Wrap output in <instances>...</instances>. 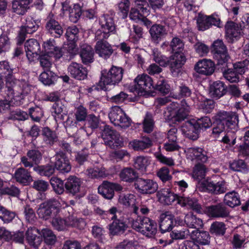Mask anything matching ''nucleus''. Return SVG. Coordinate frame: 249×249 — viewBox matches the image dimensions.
Returning <instances> with one entry per match:
<instances>
[{
    "label": "nucleus",
    "instance_id": "864d4df0",
    "mask_svg": "<svg viewBox=\"0 0 249 249\" xmlns=\"http://www.w3.org/2000/svg\"><path fill=\"white\" fill-rule=\"evenodd\" d=\"M151 55L154 61L159 64L160 67H166L167 66L168 57L162 55L158 49L154 48L152 50Z\"/></svg>",
    "mask_w": 249,
    "mask_h": 249
},
{
    "label": "nucleus",
    "instance_id": "2eb2a0df",
    "mask_svg": "<svg viewBox=\"0 0 249 249\" xmlns=\"http://www.w3.org/2000/svg\"><path fill=\"white\" fill-rule=\"evenodd\" d=\"M45 29L48 33L55 38H59L64 32L61 24L56 20L52 13L49 14L46 19Z\"/></svg>",
    "mask_w": 249,
    "mask_h": 249
},
{
    "label": "nucleus",
    "instance_id": "ea45409f",
    "mask_svg": "<svg viewBox=\"0 0 249 249\" xmlns=\"http://www.w3.org/2000/svg\"><path fill=\"white\" fill-rule=\"evenodd\" d=\"M224 202L231 208L238 206L241 204L240 196L235 191L228 192L225 195Z\"/></svg>",
    "mask_w": 249,
    "mask_h": 249
},
{
    "label": "nucleus",
    "instance_id": "0e129e2a",
    "mask_svg": "<svg viewBox=\"0 0 249 249\" xmlns=\"http://www.w3.org/2000/svg\"><path fill=\"white\" fill-rule=\"evenodd\" d=\"M29 115L25 111L19 109H13L8 117L9 120L25 121L28 119Z\"/></svg>",
    "mask_w": 249,
    "mask_h": 249
},
{
    "label": "nucleus",
    "instance_id": "4c0bfd02",
    "mask_svg": "<svg viewBox=\"0 0 249 249\" xmlns=\"http://www.w3.org/2000/svg\"><path fill=\"white\" fill-rule=\"evenodd\" d=\"M152 144V141L148 137H142L141 140H135L129 142L130 146L136 151H143L151 147Z\"/></svg>",
    "mask_w": 249,
    "mask_h": 249
},
{
    "label": "nucleus",
    "instance_id": "4be33fe9",
    "mask_svg": "<svg viewBox=\"0 0 249 249\" xmlns=\"http://www.w3.org/2000/svg\"><path fill=\"white\" fill-rule=\"evenodd\" d=\"M68 71L71 77L76 80H83L87 77V68L80 63L71 62L68 67Z\"/></svg>",
    "mask_w": 249,
    "mask_h": 249
},
{
    "label": "nucleus",
    "instance_id": "3c124183",
    "mask_svg": "<svg viewBox=\"0 0 249 249\" xmlns=\"http://www.w3.org/2000/svg\"><path fill=\"white\" fill-rule=\"evenodd\" d=\"M178 93L173 94L172 95L174 99L189 97L192 93V90L190 88L183 83L178 86Z\"/></svg>",
    "mask_w": 249,
    "mask_h": 249
},
{
    "label": "nucleus",
    "instance_id": "20e7f679",
    "mask_svg": "<svg viewBox=\"0 0 249 249\" xmlns=\"http://www.w3.org/2000/svg\"><path fill=\"white\" fill-rule=\"evenodd\" d=\"M124 70L122 67L112 65L109 70L102 71L101 76L99 82L102 89L106 90V85H116L122 80Z\"/></svg>",
    "mask_w": 249,
    "mask_h": 249
},
{
    "label": "nucleus",
    "instance_id": "423d86ee",
    "mask_svg": "<svg viewBox=\"0 0 249 249\" xmlns=\"http://www.w3.org/2000/svg\"><path fill=\"white\" fill-rule=\"evenodd\" d=\"M109 37V34L102 30H97L95 34V53L105 59L108 58L113 53L111 45L107 41Z\"/></svg>",
    "mask_w": 249,
    "mask_h": 249
},
{
    "label": "nucleus",
    "instance_id": "8fccbe9b",
    "mask_svg": "<svg viewBox=\"0 0 249 249\" xmlns=\"http://www.w3.org/2000/svg\"><path fill=\"white\" fill-rule=\"evenodd\" d=\"M192 120L199 132H200L201 130H205L207 128H210L212 125L210 118L207 116L198 118L196 120Z\"/></svg>",
    "mask_w": 249,
    "mask_h": 249
},
{
    "label": "nucleus",
    "instance_id": "a18cd8bd",
    "mask_svg": "<svg viewBox=\"0 0 249 249\" xmlns=\"http://www.w3.org/2000/svg\"><path fill=\"white\" fill-rule=\"evenodd\" d=\"M169 113V115L167 116L166 119L175 123L184 120L188 115L189 112L179 108L177 110H173Z\"/></svg>",
    "mask_w": 249,
    "mask_h": 249
},
{
    "label": "nucleus",
    "instance_id": "9b49d317",
    "mask_svg": "<svg viewBox=\"0 0 249 249\" xmlns=\"http://www.w3.org/2000/svg\"><path fill=\"white\" fill-rule=\"evenodd\" d=\"M201 186L203 191L215 195L224 194L228 190L224 180L214 182L210 179H205L201 182Z\"/></svg>",
    "mask_w": 249,
    "mask_h": 249
},
{
    "label": "nucleus",
    "instance_id": "f3484780",
    "mask_svg": "<svg viewBox=\"0 0 249 249\" xmlns=\"http://www.w3.org/2000/svg\"><path fill=\"white\" fill-rule=\"evenodd\" d=\"M26 56L30 61H33L41 53V47L38 41L34 38L27 40L24 44Z\"/></svg>",
    "mask_w": 249,
    "mask_h": 249
},
{
    "label": "nucleus",
    "instance_id": "f257e3e1",
    "mask_svg": "<svg viewBox=\"0 0 249 249\" xmlns=\"http://www.w3.org/2000/svg\"><path fill=\"white\" fill-rule=\"evenodd\" d=\"M211 53L213 58L216 62V65L222 71L224 78L230 83H238L239 76L232 69H227V62L230 58L226 46L221 40H217L213 42Z\"/></svg>",
    "mask_w": 249,
    "mask_h": 249
},
{
    "label": "nucleus",
    "instance_id": "052dcab7",
    "mask_svg": "<svg viewBox=\"0 0 249 249\" xmlns=\"http://www.w3.org/2000/svg\"><path fill=\"white\" fill-rule=\"evenodd\" d=\"M42 236L45 243L49 245H53L56 241V237L50 229L46 228L41 231Z\"/></svg>",
    "mask_w": 249,
    "mask_h": 249
},
{
    "label": "nucleus",
    "instance_id": "680f3d73",
    "mask_svg": "<svg viewBox=\"0 0 249 249\" xmlns=\"http://www.w3.org/2000/svg\"><path fill=\"white\" fill-rule=\"evenodd\" d=\"M215 106V102L212 99H206L200 102L199 108L204 113H210Z\"/></svg>",
    "mask_w": 249,
    "mask_h": 249
},
{
    "label": "nucleus",
    "instance_id": "79ce46f5",
    "mask_svg": "<svg viewBox=\"0 0 249 249\" xmlns=\"http://www.w3.org/2000/svg\"><path fill=\"white\" fill-rule=\"evenodd\" d=\"M98 192L105 198L109 200L111 199L114 196V192L110 185V182L107 181H103L98 187Z\"/></svg>",
    "mask_w": 249,
    "mask_h": 249
},
{
    "label": "nucleus",
    "instance_id": "13d9d810",
    "mask_svg": "<svg viewBox=\"0 0 249 249\" xmlns=\"http://www.w3.org/2000/svg\"><path fill=\"white\" fill-rule=\"evenodd\" d=\"M88 176L92 178H104L107 176V174L106 170L102 166L94 167L87 170Z\"/></svg>",
    "mask_w": 249,
    "mask_h": 249
},
{
    "label": "nucleus",
    "instance_id": "58836bf2",
    "mask_svg": "<svg viewBox=\"0 0 249 249\" xmlns=\"http://www.w3.org/2000/svg\"><path fill=\"white\" fill-rule=\"evenodd\" d=\"M42 136L44 142L50 146H53L58 141L56 132L48 127L42 128Z\"/></svg>",
    "mask_w": 249,
    "mask_h": 249
},
{
    "label": "nucleus",
    "instance_id": "39448f33",
    "mask_svg": "<svg viewBox=\"0 0 249 249\" xmlns=\"http://www.w3.org/2000/svg\"><path fill=\"white\" fill-rule=\"evenodd\" d=\"M132 227L137 231L150 238L153 237L157 232L156 222L147 217L138 216L132 222Z\"/></svg>",
    "mask_w": 249,
    "mask_h": 249
},
{
    "label": "nucleus",
    "instance_id": "72a5a7b5",
    "mask_svg": "<svg viewBox=\"0 0 249 249\" xmlns=\"http://www.w3.org/2000/svg\"><path fill=\"white\" fill-rule=\"evenodd\" d=\"M180 199L179 205L182 207H189L198 213H202L204 212L201 205L196 198L182 196Z\"/></svg>",
    "mask_w": 249,
    "mask_h": 249
},
{
    "label": "nucleus",
    "instance_id": "473e14b6",
    "mask_svg": "<svg viewBox=\"0 0 249 249\" xmlns=\"http://www.w3.org/2000/svg\"><path fill=\"white\" fill-rule=\"evenodd\" d=\"M45 54L59 59L62 56V49L56 46L54 39H49L44 43Z\"/></svg>",
    "mask_w": 249,
    "mask_h": 249
},
{
    "label": "nucleus",
    "instance_id": "774afa93",
    "mask_svg": "<svg viewBox=\"0 0 249 249\" xmlns=\"http://www.w3.org/2000/svg\"><path fill=\"white\" fill-rule=\"evenodd\" d=\"M27 156L36 165L38 164L42 159V154L37 149L29 150L27 153Z\"/></svg>",
    "mask_w": 249,
    "mask_h": 249
},
{
    "label": "nucleus",
    "instance_id": "bb28decb",
    "mask_svg": "<svg viewBox=\"0 0 249 249\" xmlns=\"http://www.w3.org/2000/svg\"><path fill=\"white\" fill-rule=\"evenodd\" d=\"M55 168L59 172L65 173L71 170V166L69 160L62 151L57 152L55 155Z\"/></svg>",
    "mask_w": 249,
    "mask_h": 249
},
{
    "label": "nucleus",
    "instance_id": "0eeeda50",
    "mask_svg": "<svg viewBox=\"0 0 249 249\" xmlns=\"http://www.w3.org/2000/svg\"><path fill=\"white\" fill-rule=\"evenodd\" d=\"M60 203L55 198H51L41 203L38 210L39 216L45 220L53 219L60 212Z\"/></svg>",
    "mask_w": 249,
    "mask_h": 249
},
{
    "label": "nucleus",
    "instance_id": "6e6d98bb",
    "mask_svg": "<svg viewBox=\"0 0 249 249\" xmlns=\"http://www.w3.org/2000/svg\"><path fill=\"white\" fill-rule=\"evenodd\" d=\"M207 172V168L202 163H197L193 168L192 176L197 180H200L205 178Z\"/></svg>",
    "mask_w": 249,
    "mask_h": 249
},
{
    "label": "nucleus",
    "instance_id": "f8f14e48",
    "mask_svg": "<svg viewBox=\"0 0 249 249\" xmlns=\"http://www.w3.org/2000/svg\"><path fill=\"white\" fill-rule=\"evenodd\" d=\"M74 115L76 119L73 121L70 118H68L66 121V130L69 133L71 129H73L75 132L77 131L78 128L76 126L77 122L85 121L88 117V111L86 107L82 105H80L75 109Z\"/></svg>",
    "mask_w": 249,
    "mask_h": 249
},
{
    "label": "nucleus",
    "instance_id": "9d476101",
    "mask_svg": "<svg viewBox=\"0 0 249 249\" xmlns=\"http://www.w3.org/2000/svg\"><path fill=\"white\" fill-rule=\"evenodd\" d=\"M103 127L100 126L102 130L101 136L107 144L113 147L121 146L123 143V139L119 132L111 126L103 123Z\"/></svg>",
    "mask_w": 249,
    "mask_h": 249
},
{
    "label": "nucleus",
    "instance_id": "6ab92c4d",
    "mask_svg": "<svg viewBox=\"0 0 249 249\" xmlns=\"http://www.w3.org/2000/svg\"><path fill=\"white\" fill-rule=\"evenodd\" d=\"M205 212L209 217L214 218H225L230 213L228 209L221 203L207 207Z\"/></svg>",
    "mask_w": 249,
    "mask_h": 249
},
{
    "label": "nucleus",
    "instance_id": "a19ab883",
    "mask_svg": "<svg viewBox=\"0 0 249 249\" xmlns=\"http://www.w3.org/2000/svg\"><path fill=\"white\" fill-rule=\"evenodd\" d=\"M229 168L234 172H239L247 174L249 168L246 162L242 160H235L229 163Z\"/></svg>",
    "mask_w": 249,
    "mask_h": 249
},
{
    "label": "nucleus",
    "instance_id": "49530a36",
    "mask_svg": "<svg viewBox=\"0 0 249 249\" xmlns=\"http://www.w3.org/2000/svg\"><path fill=\"white\" fill-rule=\"evenodd\" d=\"M120 177L124 181L132 182L138 178V174L131 168H125L120 173Z\"/></svg>",
    "mask_w": 249,
    "mask_h": 249
},
{
    "label": "nucleus",
    "instance_id": "c03bdc74",
    "mask_svg": "<svg viewBox=\"0 0 249 249\" xmlns=\"http://www.w3.org/2000/svg\"><path fill=\"white\" fill-rule=\"evenodd\" d=\"M57 78L56 74L51 71H44L39 75L40 81L46 86L54 84Z\"/></svg>",
    "mask_w": 249,
    "mask_h": 249
},
{
    "label": "nucleus",
    "instance_id": "09e8293b",
    "mask_svg": "<svg viewBox=\"0 0 249 249\" xmlns=\"http://www.w3.org/2000/svg\"><path fill=\"white\" fill-rule=\"evenodd\" d=\"M67 227L76 228L79 230L83 229L86 225L83 218H78L74 215H70L66 218Z\"/></svg>",
    "mask_w": 249,
    "mask_h": 249
},
{
    "label": "nucleus",
    "instance_id": "393cba45",
    "mask_svg": "<svg viewBox=\"0 0 249 249\" xmlns=\"http://www.w3.org/2000/svg\"><path fill=\"white\" fill-rule=\"evenodd\" d=\"M113 222L109 225V233L112 235H121L124 234L128 228V223L124 218L113 219Z\"/></svg>",
    "mask_w": 249,
    "mask_h": 249
},
{
    "label": "nucleus",
    "instance_id": "6e6552de",
    "mask_svg": "<svg viewBox=\"0 0 249 249\" xmlns=\"http://www.w3.org/2000/svg\"><path fill=\"white\" fill-rule=\"evenodd\" d=\"M154 85L152 78L147 74L138 75L134 79V85L130 87V90L139 96L153 89Z\"/></svg>",
    "mask_w": 249,
    "mask_h": 249
},
{
    "label": "nucleus",
    "instance_id": "7c9ffc66",
    "mask_svg": "<svg viewBox=\"0 0 249 249\" xmlns=\"http://www.w3.org/2000/svg\"><path fill=\"white\" fill-rule=\"evenodd\" d=\"M227 92V87L220 81L213 82L210 87L209 93L212 97L216 99L223 96Z\"/></svg>",
    "mask_w": 249,
    "mask_h": 249
},
{
    "label": "nucleus",
    "instance_id": "ddd939ff",
    "mask_svg": "<svg viewBox=\"0 0 249 249\" xmlns=\"http://www.w3.org/2000/svg\"><path fill=\"white\" fill-rule=\"evenodd\" d=\"M135 188L142 194L155 193L158 188L157 183L152 179L143 178H137L134 183Z\"/></svg>",
    "mask_w": 249,
    "mask_h": 249
},
{
    "label": "nucleus",
    "instance_id": "e2e57ef3",
    "mask_svg": "<svg viewBox=\"0 0 249 249\" xmlns=\"http://www.w3.org/2000/svg\"><path fill=\"white\" fill-rule=\"evenodd\" d=\"M34 170L37 172L40 176L50 177L54 172V167L52 165L45 166H35Z\"/></svg>",
    "mask_w": 249,
    "mask_h": 249
},
{
    "label": "nucleus",
    "instance_id": "a211bd4d",
    "mask_svg": "<svg viewBox=\"0 0 249 249\" xmlns=\"http://www.w3.org/2000/svg\"><path fill=\"white\" fill-rule=\"evenodd\" d=\"M175 216L171 212L166 211L161 213L159 217V228L161 233L171 231L174 226Z\"/></svg>",
    "mask_w": 249,
    "mask_h": 249
},
{
    "label": "nucleus",
    "instance_id": "c756f323",
    "mask_svg": "<svg viewBox=\"0 0 249 249\" xmlns=\"http://www.w3.org/2000/svg\"><path fill=\"white\" fill-rule=\"evenodd\" d=\"M181 130L182 134L189 139L195 141L198 138L199 132L195 125L193 120L188 121L183 123Z\"/></svg>",
    "mask_w": 249,
    "mask_h": 249
},
{
    "label": "nucleus",
    "instance_id": "4468645a",
    "mask_svg": "<svg viewBox=\"0 0 249 249\" xmlns=\"http://www.w3.org/2000/svg\"><path fill=\"white\" fill-rule=\"evenodd\" d=\"M196 22L198 29L200 31H205L213 25L220 27L221 21L217 15L213 14L209 16L199 15Z\"/></svg>",
    "mask_w": 249,
    "mask_h": 249
},
{
    "label": "nucleus",
    "instance_id": "a878e982",
    "mask_svg": "<svg viewBox=\"0 0 249 249\" xmlns=\"http://www.w3.org/2000/svg\"><path fill=\"white\" fill-rule=\"evenodd\" d=\"M82 181L75 176H70L66 180L65 188L66 193L75 196L80 191Z\"/></svg>",
    "mask_w": 249,
    "mask_h": 249
},
{
    "label": "nucleus",
    "instance_id": "5701e85b",
    "mask_svg": "<svg viewBox=\"0 0 249 249\" xmlns=\"http://www.w3.org/2000/svg\"><path fill=\"white\" fill-rule=\"evenodd\" d=\"M186 60V57L183 53H175L168 58L167 66H169L172 73L178 72L185 64Z\"/></svg>",
    "mask_w": 249,
    "mask_h": 249
},
{
    "label": "nucleus",
    "instance_id": "f704fd0d",
    "mask_svg": "<svg viewBox=\"0 0 249 249\" xmlns=\"http://www.w3.org/2000/svg\"><path fill=\"white\" fill-rule=\"evenodd\" d=\"M94 52L92 48L87 44L81 46L80 56L82 63L85 65H89L94 61Z\"/></svg>",
    "mask_w": 249,
    "mask_h": 249
},
{
    "label": "nucleus",
    "instance_id": "b1692460",
    "mask_svg": "<svg viewBox=\"0 0 249 249\" xmlns=\"http://www.w3.org/2000/svg\"><path fill=\"white\" fill-rule=\"evenodd\" d=\"M226 36L230 42H233L234 39L237 40L241 35L242 25L230 21L225 25Z\"/></svg>",
    "mask_w": 249,
    "mask_h": 249
},
{
    "label": "nucleus",
    "instance_id": "37998d69",
    "mask_svg": "<svg viewBox=\"0 0 249 249\" xmlns=\"http://www.w3.org/2000/svg\"><path fill=\"white\" fill-rule=\"evenodd\" d=\"M192 239L195 242L201 245H208L210 243V236L206 231H198L193 232Z\"/></svg>",
    "mask_w": 249,
    "mask_h": 249
},
{
    "label": "nucleus",
    "instance_id": "c9c22d12",
    "mask_svg": "<svg viewBox=\"0 0 249 249\" xmlns=\"http://www.w3.org/2000/svg\"><path fill=\"white\" fill-rule=\"evenodd\" d=\"M14 176L17 182L24 185H28L33 180L30 172L23 167L17 169Z\"/></svg>",
    "mask_w": 249,
    "mask_h": 249
},
{
    "label": "nucleus",
    "instance_id": "bf43d9fd",
    "mask_svg": "<svg viewBox=\"0 0 249 249\" xmlns=\"http://www.w3.org/2000/svg\"><path fill=\"white\" fill-rule=\"evenodd\" d=\"M226 230L225 224L223 222L218 221L213 222L210 229V232L216 235H223L225 233Z\"/></svg>",
    "mask_w": 249,
    "mask_h": 249
},
{
    "label": "nucleus",
    "instance_id": "cd10ccee",
    "mask_svg": "<svg viewBox=\"0 0 249 249\" xmlns=\"http://www.w3.org/2000/svg\"><path fill=\"white\" fill-rule=\"evenodd\" d=\"M149 33L151 41L158 44L166 36L167 31L163 25L155 24L150 28Z\"/></svg>",
    "mask_w": 249,
    "mask_h": 249
},
{
    "label": "nucleus",
    "instance_id": "aec40b11",
    "mask_svg": "<svg viewBox=\"0 0 249 249\" xmlns=\"http://www.w3.org/2000/svg\"><path fill=\"white\" fill-rule=\"evenodd\" d=\"M99 24L101 28L97 30H102L104 32L110 34H114L116 31L114 16L112 14H104L99 18Z\"/></svg>",
    "mask_w": 249,
    "mask_h": 249
},
{
    "label": "nucleus",
    "instance_id": "de8ad7c7",
    "mask_svg": "<svg viewBox=\"0 0 249 249\" xmlns=\"http://www.w3.org/2000/svg\"><path fill=\"white\" fill-rule=\"evenodd\" d=\"M184 222L187 227L190 228L198 229L203 225L202 220L191 213L185 215Z\"/></svg>",
    "mask_w": 249,
    "mask_h": 249
},
{
    "label": "nucleus",
    "instance_id": "5fc2aeb1",
    "mask_svg": "<svg viewBox=\"0 0 249 249\" xmlns=\"http://www.w3.org/2000/svg\"><path fill=\"white\" fill-rule=\"evenodd\" d=\"M65 36L68 41L76 42L79 37V30L75 25L69 26L66 29Z\"/></svg>",
    "mask_w": 249,
    "mask_h": 249
},
{
    "label": "nucleus",
    "instance_id": "2f4dec72",
    "mask_svg": "<svg viewBox=\"0 0 249 249\" xmlns=\"http://www.w3.org/2000/svg\"><path fill=\"white\" fill-rule=\"evenodd\" d=\"M34 0H13L12 9L13 12L24 15L30 9V5Z\"/></svg>",
    "mask_w": 249,
    "mask_h": 249
},
{
    "label": "nucleus",
    "instance_id": "dca6fc26",
    "mask_svg": "<svg viewBox=\"0 0 249 249\" xmlns=\"http://www.w3.org/2000/svg\"><path fill=\"white\" fill-rule=\"evenodd\" d=\"M38 26L35 21L31 17H27L23 23L17 37L18 44H21L26 37V34H32L37 30Z\"/></svg>",
    "mask_w": 249,
    "mask_h": 249
},
{
    "label": "nucleus",
    "instance_id": "f03ea898",
    "mask_svg": "<svg viewBox=\"0 0 249 249\" xmlns=\"http://www.w3.org/2000/svg\"><path fill=\"white\" fill-rule=\"evenodd\" d=\"M213 120L212 133L219 135L225 130L235 132L238 128V117L235 113L225 111H220L213 117Z\"/></svg>",
    "mask_w": 249,
    "mask_h": 249
},
{
    "label": "nucleus",
    "instance_id": "412c9836",
    "mask_svg": "<svg viewBox=\"0 0 249 249\" xmlns=\"http://www.w3.org/2000/svg\"><path fill=\"white\" fill-rule=\"evenodd\" d=\"M215 65L211 59H203L199 60L195 64L194 69L199 74L210 75L214 71Z\"/></svg>",
    "mask_w": 249,
    "mask_h": 249
},
{
    "label": "nucleus",
    "instance_id": "338daca9",
    "mask_svg": "<svg viewBox=\"0 0 249 249\" xmlns=\"http://www.w3.org/2000/svg\"><path fill=\"white\" fill-rule=\"evenodd\" d=\"M153 89L159 91L164 95L168 94L170 91V86L163 79L159 80L156 85H154Z\"/></svg>",
    "mask_w": 249,
    "mask_h": 249
},
{
    "label": "nucleus",
    "instance_id": "c85d7f7f",
    "mask_svg": "<svg viewBox=\"0 0 249 249\" xmlns=\"http://www.w3.org/2000/svg\"><path fill=\"white\" fill-rule=\"evenodd\" d=\"M158 195L160 200L165 205H171L173 202L176 201L179 204V199L182 196L172 192L168 189H162L158 192Z\"/></svg>",
    "mask_w": 249,
    "mask_h": 249
},
{
    "label": "nucleus",
    "instance_id": "69168bd1",
    "mask_svg": "<svg viewBox=\"0 0 249 249\" xmlns=\"http://www.w3.org/2000/svg\"><path fill=\"white\" fill-rule=\"evenodd\" d=\"M154 126V122L151 113L147 112L143 122V128L145 132H151Z\"/></svg>",
    "mask_w": 249,
    "mask_h": 249
},
{
    "label": "nucleus",
    "instance_id": "1a4fd4ad",
    "mask_svg": "<svg viewBox=\"0 0 249 249\" xmlns=\"http://www.w3.org/2000/svg\"><path fill=\"white\" fill-rule=\"evenodd\" d=\"M108 117L111 123L115 126L123 128L129 127L131 124V119L125 113L119 106H114L111 108Z\"/></svg>",
    "mask_w": 249,
    "mask_h": 249
},
{
    "label": "nucleus",
    "instance_id": "4d7b16f0",
    "mask_svg": "<svg viewBox=\"0 0 249 249\" xmlns=\"http://www.w3.org/2000/svg\"><path fill=\"white\" fill-rule=\"evenodd\" d=\"M15 212L9 211L5 207L0 206V219L4 223L11 222L15 217Z\"/></svg>",
    "mask_w": 249,
    "mask_h": 249
},
{
    "label": "nucleus",
    "instance_id": "e433bc0d",
    "mask_svg": "<svg viewBox=\"0 0 249 249\" xmlns=\"http://www.w3.org/2000/svg\"><path fill=\"white\" fill-rule=\"evenodd\" d=\"M188 152L193 160H196L202 163H206L209 159L207 151L200 147L189 148Z\"/></svg>",
    "mask_w": 249,
    "mask_h": 249
},
{
    "label": "nucleus",
    "instance_id": "603ef678",
    "mask_svg": "<svg viewBox=\"0 0 249 249\" xmlns=\"http://www.w3.org/2000/svg\"><path fill=\"white\" fill-rule=\"evenodd\" d=\"M50 184L54 191L57 195H62L65 191V183L61 179L56 177H52L50 180Z\"/></svg>",
    "mask_w": 249,
    "mask_h": 249
},
{
    "label": "nucleus",
    "instance_id": "7ed1b4c3",
    "mask_svg": "<svg viewBox=\"0 0 249 249\" xmlns=\"http://www.w3.org/2000/svg\"><path fill=\"white\" fill-rule=\"evenodd\" d=\"M7 79L5 84L7 89L5 92L11 100L20 101L30 93L31 86L28 83L23 82L17 85L18 80L15 77L8 76Z\"/></svg>",
    "mask_w": 249,
    "mask_h": 249
}]
</instances>
